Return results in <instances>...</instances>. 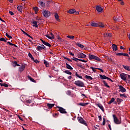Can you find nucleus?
I'll list each match as a JSON object with an SVG mask.
<instances>
[{
    "instance_id": "nucleus-42",
    "label": "nucleus",
    "mask_w": 130,
    "mask_h": 130,
    "mask_svg": "<svg viewBox=\"0 0 130 130\" xmlns=\"http://www.w3.org/2000/svg\"><path fill=\"white\" fill-rule=\"evenodd\" d=\"M75 75L76 76V77H78V78H79V79H82L83 77L79 76V74H78L77 72H76Z\"/></svg>"
},
{
    "instance_id": "nucleus-25",
    "label": "nucleus",
    "mask_w": 130,
    "mask_h": 130,
    "mask_svg": "<svg viewBox=\"0 0 130 130\" xmlns=\"http://www.w3.org/2000/svg\"><path fill=\"white\" fill-rule=\"evenodd\" d=\"M90 25L92 26V27H98V24L96 23L91 22Z\"/></svg>"
},
{
    "instance_id": "nucleus-23",
    "label": "nucleus",
    "mask_w": 130,
    "mask_h": 130,
    "mask_svg": "<svg viewBox=\"0 0 130 130\" xmlns=\"http://www.w3.org/2000/svg\"><path fill=\"white\" fill-rule=\"evenodd\" d=\"M38 4H39V5H40L41 7H45V3H44L42 1H39L38 2Z\"/></svg>"
},
{
    "instance_id": "nucleus-17",
    "label": "nucleus",
    "mask_w": 130,
    "mask_h": 130,
    "mask_svg": "<svg viewBox=\"0 0 130 130\" xmlns=\"http://www.w3.org/2000/svg\"><path fill=\"white\" fill-rule=\"evenodd\" d=\"M96 106L99 107V108H100V109H101V110H102V111L104 112V108L103 107V106H102L101 104H96Z\"/></svg>"
},
{
    "instance_id": "nucleus-7",
    "label": "nucleus",
    "mask_w": 130,
    "mask_h": 130,
    "mask_svg": "<svg viewBox=\"0 0 130 130\" xmlns=\"http://www.w3.org/2000/svg\"><path fill=\"white\" fill-rule=\"evenodd\" d=\"M120 77L122 80H123V81H126V78H127V75L124 73H122L120 74Z\"/></svg>"
},
{
    "instance_id": "nucleus-16",
    "label": "nucleus",
    "mask_w": 130,
    "mask_h": 130,
    "mask_svg": "<svg viewBox=\"0 0 130 130\" xmlns=\"http://www.w3.org/2000/svg\"><path fill=\"white\" fill-rule=\"evenodd\" d=\"M47 106L49 109H51V108H52V107H53V106H54V104L47 103Z\"/></svg>"
},
{
    "instance_id": "nucleus-39",
    "label": "nucleus",
    "mask_w": 130,
    "mask_h": 130,
    "mask_svg": "<svg viewBox=\"0 0 130 130\" xmlns=\"http://www.w3.org/2000/svg\"><path fill=\"white\" fill-rule=\"evenodd\" d=\"M67 38H70V39H75V36H68Z\"/></svg>"
},
{
    "instance_id": "nucleus-11",
    "label": "nucleus",
    "mask_w": 130,
    "mask_h": 130,
    "mask_svg": "<svg viewBox=\"0 0 130 130\" xmlns=\"http://www.w3.org/2000/svg\"><path fill=\"white\" fill-rule=\"evenodd\" d=\"M78 57L79 58H85V57H86V55L83 53H80L78 54Z\"/></svg>"
},
{
    "instance_id": "nucleus-8",
    "label": "nucleus",
    "mask_w": 130,
    "mask_h": 130,
    "mask_svg": "<svg viewBox=\"0 0 130 130\" xmlns=\"http://www.w3.org/2000/svg\"><path fill=\"white\" fill-rule=\"evenodd\" d=\"M96 10L98 13H102V11H103V8H102L101 7L98 6L96 7Z\"/></svg>"
},
{
    "instance_id": "nucleus-3",
    "label": "nucleus",
    "mask_w": 130,
    "mask_h": 130,
    "mask_svg": "<svg viewBox=\"0 0 130 130\" xmlns=\"http://www.w3.org/2000/svg\"><path fill=\"white\" fill-rule=\"evenodd\" d=\"M74 84L76 85V86H78V87H84V82L80 80L75 81Z\"/></svg>"
},
{
    "instance_id": "nucleus-62",
    "label": "nucleus",
    "mask_w": 130,
    "mask_h": 130,
    "mask_svg": "<svg viewBox=\"0 0 130 130\" xmlns=\"http://www.w3.org/2000/svg\"><path fill=\"white\" fill-rule=\"evenodd\" d=\"M99 120L101 121L102 120V117L101 116H99Z\"/></svg>"
},
{
    "instance_id": "nucleus-53",
    "label": "nucleus",
    "mask_w": 130,
    "mask_h": 130,
    "mask_svg": "<svg viewBox=\"0 0 130 130\" xmlns=\"http://www.w3.org/2000/svg\"><path fill=\"white\" fill-rule=\"evenodd\" d=\"M25 35H26V36H28V37H29L30 38H31L33 40V38H32V37H31V36H30L29 34L26 33Z\"/></svg>"
},
{
    "instance_id": "nucleus-9",
    "label": "nucleus",
    "mask_w": 130,
    "mask_h": 130,
    "mask_svg": "<svg viewBox=\"0 0 130 130\" xmlns=\"http://www.w3.org/2000/svg\"><path fill=\"white\" fill-rule=\"evenodd\" d=\"M50 35H51V37L49 36L48 35H46V37L49 38V39H54V35H53L52 32H50Z\"/></svg>"
},
{
    "instance_id": "nucleus-63",
    "label": "nucleus",
    "mask_w": 130,
    "mask_h": 130,
    "mask_svg": "<svg viewBox=\"0 0 130 130\" xmlns=\"http://www.w3.org/2000/svg\"><path fill=\"white\" fill-rule=\"evenodd\" d=\"M120 5H121L122 6H123V5H124V2H122V1H121Z\"/></svg>"
},
{
    "instance_id": "nucleus-38",
    "label": "nucleus",
    "mask_w": 130,
    "mask_h": 130,
    "mask_svg": "<svg viewBox=\"0 0 130 130\" xmlns=\"http://www.w3.org/2000/svg\"><path fill=\"white\" fill-rule=\"evenodd\" d=\"M13 63L15 64L14 66V67H20V64H18V63H17V61H15Z\"/></svg>"
},
{
    "instance_id": "nucleus-12",
    "label": "nucleus",
    "mask_w": 130,
    "mask_h": 130,
    "mask_svg": "<svg viewBox=\"0 0 130 130\" xmlns=\"http://www.w3.org/2000/svg\"><path fill=\"white\" fill-rule=\"evenodd\" d=\"M41 41H42V43L44 44V45H46V46H48L49 47H51V45H50L48 42H46L44 41H43L42 39H41Z\"/></svg>"
},
{
    "instance_id": "nucleus-60",
    "label": "nucleus",
    "mask_w": 130,
    "mask_h": 130,
    "mask_svg": "<svg viewBox=\"0 0 130 130\" xmlns=\"http://www.w3.org/2000/svg\"><path fill=\"white\" fill-rule=\"evenodd\" d=\"M7 44H9V45H12V46L14 45V44H12V43H11L10 42H8Z\"/></svg>"
},
{
    "instance_id": "nucleus-18",
    "label": "nucleus",
    "mask_w": 130,
    "mask_h": 130,
    "mask_svg": "<svg viewBox=\"0 0 130 130\" xmlns=\"http://www.w3.org/2000/svg\"><path fill=\"white\" fill-rule=\"evenodd\" d=\"M98 27H99L100 28H105V24H104L102 22H100L98 23Z\"/></svg>"
},
{
    "instance_id": "nucleus-64",
    "label": "nucleus",
    "mask_w": 130,
    "mask_h": 130,
    "mask_svg": "<svg viewBox=\"0 0 130 130\" xmlns=\"http://www.w3.org/2000/svg\"><path fill=\"white\" fill-rule=\"evenodd\" d=\"M69 53H70V55H72V56H74L75 55V54L72 53L71 52H70Z\"/></svg>"
},
{
    "instance_id": "nucleus-55",
    "label": "nucleus",
    "mask_w": 130,
    "mask_h": 130,
    "mask_svg": "<svg viewBox=\"0 0 130 130\" xmlns=\"http://www.w3.org/2000/svg\"><path fill=\"white\" fill-rule=\"evenodd\" d=\"M27 103H31L32 102V101L31 100H26Z\"/></svg>"
},
{
    "instance_id": "nucleus-44",
    "label": "nucleus",
    "mask_w": 130,
    "mask_h": 130,
    "mask_svg": "<svg viewBox=\"0 0 130 130\" xmlns=\"http://www.w3.org/2000/svg\"><path fill=\"white\" fill-rule=\"evenodd\" d=\"M118 56H121V55H123V53H118L116 54Z\"/></svg>"
},
{
    "instance_id": "nucleus-15",
    "label": "nucleus",
    "mask_w": 130,
    "mask_h": 130,
    "mask_svg": "<svg viewBox=\"0 0 130 130\" xmlns=\"http://www.w3.org/2000/svg\"><path fill=\"white\" fill-rule=\"evenodd\" d=\"M119 89H120V91H121V92H126V89H125V88H124L123 87V86L120 85L119 86Z\"/></svg>"
},
{
    "instance_id": "nucleus-6",
    "label": "nucleus",
    "mask_w": 130,
    "mask_h": 130,
    "mask_svg": "<svg viewBox=\"0 0 130 130\" xmlns=\"http://www.w3.org/2000/svg\"><path fill=\"white\" fill-rule=\"evenodd\" d=\"M68 13L69 14H76V15H79V12L76 11L75 9L70 10Z\"/></svg>"
},
{
    "instance_id": "nucleus-52",
    "label": "nucleus",
    "mask_w": 130,
    "mask_h": 130,
    "mask_svg": "<svg viewBox=\"0 0 130 130\" xmlns=\"http://www.w3.org/2000/svg\"><path fill=\"white\" fill-rule=\"evenodd\" d=\"M123 56H128V54L125 53H123Z\"/></svg>"
},
{
    "instance_id": "nucleus-19",
    "label": "nucleus",
    "mask_w": 130,
    "mask_h": 130,
    "mask_svg": "<svg viewBox=\"0 0 130 130\" xmlns=\"http://www.w3.org/2000/svg\"><path fill=\"white\" fill-rule=\"evenodd\" d=\"M121 20H122V19H120V16H118V17H117V18L114 17V21H115V22H117V21L118 22H120V21H121Z\"/></svg>"
},
{
    "instance_id": "nucleus-27",
    "label": "nucleus",
    "mask_w": 130,
    "mask_h": 130,
    "mask_svg": "<svg viewBox=\"0 0 130 130\" xmlns=\"http://www.w3.org/2000/svg\"><path fill=\"white\" fill-rule=\"evenodd\" d=\"M88 104H89V103H80L79 104V105H80V106H86L88 105Z\"/></svg>"
},
{
    "instance_id": "nucleus-57",
    "label": "nucleus",
    "mask_w": 130,
    "mask_h": 130,
    "mask_svg": "<svg viewBox=\"0 0 130 130\" xmlns=\"http://www.w3.org/2000/svg\"><path fill=\"white\" fill-rule=\"evenodd\" d=\"M106 79H107V80H108V81H111V82H113V81L112 80H111V79L109 78V77H107Z\"/></svg>"
},
{
    "instance_id": "nucleus-49",
    "label": "nucleus",
    "mask_w": 130,
    "mask_h": 130,
    "mask_svg": "<svg viewBox=\"0 0 130 130\" xmlns=\"http://www.w3.org/2000/svg\"><path fill=\"white\" fill-rule=\"evenodd\" d=\"M96 70H99V71H101V72L102 73H104V71H103V70H102V69L100 68H95Z\"/></svg>"
},
{
    "instance_id": "nucleus-22",
    "label": "nucleus",
    "mask_w": 130,
    "mask_h": 130,
    "mask_svg": "<svg viewBox=\"0 0 130 130\" xmlns=\"http://www.w3.org/2000/svg\"><path fill=\"white\" fill-rule=\"evenodd\" d=\"M17 10L20 13H22V12H23V6H18Z\"/></svg>"
},
{
    "instance_id": "nucleus-2",
    "label": "nucleus",
    "mask_w": 130,
    "mask_h": 130,
    "mask_svg": "<svg viewBox=\"0 0 130 130\" xmlns=\"http://www.w3.org/2000/svg\"><path fill=\"white\" fill-rule=\"evenodd\" d=\"M78 120L80 123H82V124H84L86 126L88 125V124L86 122V121H85L84 119L82 118V117H78Z\"/></svg>"
},
{
    "instance_id": "nucleus-5",
    "label": "nucleus",
    "mask_w": 130,
    "mask_h": 130,
    "mask_svg": "<svg viewBox=\"0 0 130 130\" xmlns=\"http://www.w3.org/2000/svg\"><path fill=\"white\" fill-rule=\"evenodd\" d=\"M57 108H58V111H59L60 113H63V114H66L67 111H66V109H63L61 107H57Z\"/></svg>"
},
{
    "instance_id": "nucleus-61",
    "label": "nucleus",
    "mask_w": 130,
    "mask_h": 130,
    "mask_svg": "<svg viewBox=\"0 0 130 130\" xmlns=\"http://www.w3.org/2000/svg\"><path fill=\"white\" fill-rule=\"evenodd\" d=\"M9 14H10V15H11V16L14 15V13L12 11H10Z\"/></svg>"
},
{
    "instance_id": "nucleus-54",
    "label": "nucleus",
    "mask_w": 130,
    "mask_h": 130,
    "mask_svg": "<svg viewBox=\"0 0 130 130\" xmlns=\"http://www.w3.org/2000/svg\"><path fill=\"white\" fill-rule=\"evenodd\" d=\"M32 60H34V61H35V62H36V63H39V61L38 60H37V59H35V60L34 59Z\"/></svg>"
},
{
    "instance_id": "nucleus-29",
    "label": "nucleus",
    "mask_w": 130,
    "mask_h": 130,
    "mask_svg": "<svg viewBox=\"0 0 130 130\" xmlns=\"http://www.w3.org/2000/svg\"><path fill=\"white\" fill-rule=\"evenodd\" d=\"M100 78L102 79V80H106L107 77H106L105 75H100Z\"/></svg>"
},
{
    "instance_id": "nucleus-32",
    "label": "nucleus",
    "mask_w": 130,
    "mask_h": 130,
    "mask_svg": "<svg viewBox=\"0 0 130 130\" xmlns=\"http://www.w3.org/2000/svg\"><path fill=\"white\" fill-rule=\"evenodd\" d=\"M124 69L126 70V71H130V67L129 66H123Z\"/></svg>"
},
{
    "instance_id": "nucleus-40",
    "label": "nucleus",
    "mask_w": 130,
    "mask_h": 130,
    "mask_svg": "<svg viewBox=\"0 0 130 130\" xmlns=\"http://www.w3.org/2000/svg\"><path fill=\"white\" fill-rule=\"evenodd\" d=\"M121 101H122V99L119 98L117 99V102H118V104H120Z\"/></svg>"
},
{
    "instance_id": "nucleus-41",
    "label": "nucleus",
    "mask_w": 130,
    "mask_h": 130,
    "mask_svg": "<svg viewBox=\"0 0 130 130\" xmlns=\"http://www.w3.org/2000/svg\"><path fill=\"white\" fill-rule=\"evenodd\" d=\"M28 56L32 59V60H34V57H33V56L30 53H28Z\"/></svg>"
},
{
    "instance_id": "nucleus-4",
    "label": "nucleus",
    "mask_w": 130,
    "mask_h": 130,
    "mask_svg": "<svg viewBox=\"0 0 130 130\" xmlns=\"http://www.w3.org/2000/svg\"><path fill=\"white\" fill-rule=\"evenodd\" d=\"M113 117L114 118V121L116 124H120L121 123V121L118 120L116 116L115 115H113Z\"/></svg>"
},
{
    "instance_id": "nucleus-45",
    "label": "nucleus",
    "mask_w": 130,
    "mask_h": 130,
    "mask_svg": "<svg viewBox=\"0 0 130 130\" xmlns=\"http://www.w3.org/2000/svg\"><path fill=\"white\" fill-rule=\"evenodd\" d=\"M28 78L31 81V82H34V83H35V80H34V79L32 78L30 76L28 77Z\"/></svg>"
},
{
    "instance_id": "nucleus-35",
    "label": "nucleus",
    "mask_w": 130,
    "mask_h": 130,
    "mask_svg": "<svg viewBox=\"0 0 130 130\" xmlns=\"http://www.w3.org/2000/svg\"><path fill=\"white\" fill-rule=\"evenodd\" d=\"M85 78L87 80H93V78H92L91 76H89L88 75H86Z\"/></svg>"
},
{
    "instance_id": "nucleus-34",
    "label": "nucleus",
    "mask_w": 130,
    "mask_h": 130,
    "mask_svg": "<svg viewBox=\"0 0 130 130\" xmlns=\"http://www.w3.org/2000/svg\"><path fill=\"white\" fill-rule=\"evenodd\" d=\"M64 73H65V74H67V75H72V72H70L69 70H65Z\"/></svg>"
},
{
    "instance_id": "nucleus-43",
    "label": "nucleus",
    "mask_w": 130,
    "mask_h": 130,
    "mask_svg": "<svg viewBox=\"0 0 130 130\" xmlns=\"http://www.w3.org/2000/svg\"><path fill=\"white\" fill-rule=\"evenodd\" d=\"M37 49L38 50H39V51H41V50H42L43 48H42V47L41 46H38L37 47Z\"/></svg>"
},
{
    "instance_id": "nucleus-33",
    "label": "nucleus",
    "mask_w": 130,
    "mask_h": 130,
    "mask_svg": "<svg viewBox=\"0 0 130 130\" xmlns=\"http://www.w3.org/2000/svg\"><path fill=\"white\" fill-rule=\"evenodd\" d=\"M76 58L77 60H79V61H83V62H87V60H84L81 59H78V58L74 57V59Z\"/></svg>"
},
{
    "instance_id": "nucleus-37",
    "label": "nucleus",
    "mask_w": 130,
    "mask_h": 130,
    "mask_svg": "<svg viewBox=\"0 0 130 130\" xmlns=\"http://www.w3.org/2000/svg\"><path fill=\"white\" fill-rule=\"evenodd\" d=\"M104 84V85L107 87V88H110V87L109 86V85H108V84H107V83H106V82H105V81H103Z\"/></svg>"
},
{
    "instance_id": "nucleus-13",
    "label": "nucleus",
    "mask_w": 130,
    "mask_h": 130,
    "mask_svg": "<svg viewBox=\"0 0 130 130\" xmlns=\"http://www.w3.org/2000/svg\"><path fill=\"white\" fill-rule=\"evenodd\" d=\"M104 37H107V38H110V37H112V34H110V33H105V34H104Z\"/></svg>"
},
{
    "instance_id": "nucleus-24",
    "label": "nucleus",
    "mask_w": 130,
    "mask_h": 130,
    "mask_svg": "<svg viewBox=\"0 0 130 130\" xmlns=\"http://www.w3.org/2000/svg\"><path fill=\"white\" fill-rule=\"evenodd\" d=\"M66 68L67 69H68V70H73V69L72 68V67L71 66H70V64H69L68 63V62H66Z\"/></svg>"
},
{
    "instance_id": "nucleus-46",
    "label": "nucleus",
    "mask_w": 130,
    "mask_h": 130,
    "mask_svg": "<svg viewBox=\"0 0 130 130\" xmlns=\"http://www.w3.org/2000/svg\"><path fill=\"white\" fill-rule=\"evenodd\" d=\"M34 10L36 13H37L38 12V7H34Z\"/></svg>"
},
{
    "instance_id": "nucleus-21",
    "label": "nucleus",
    "mask_w": 130,
    "mask_h": 130,
    "mask_svg": "<svg viewBox=\"0 0 130 130\" xmlns=\"http://www.w3.org/2000/svg\"><path fill=\"white\" fill-rule=\"evenodd\" d=\"M54 17L58 22H59V16H58V14L57 13H55Z\"/></svg>"
},
{
    "instance_id": "nucleus-47",
    "label": "nucleus",
    "mask_w": 130,
    "mask_h": 130,
    "mask_svg": "<svg viewBox=\"0 0 130 130\" xmlns=\"http://www.w3.org/2000/svg\"><path fill=\"white\" fill-rule=\"evenodd\" d=\"M0 41H4V42H7V39L5 40V38H1Z\"/></svg>"
},
{
    "instance_id": "nucleus-51",
    "label": "nucleus",
    "mask_w": 130,
    "mask_h": 130,
    "mask_svg": "<svg viewBox=\"0 0 130 130\" xmlns=\"http://www.w3.org/2000/svg\"><path fill=\"white\" fill-rule=\"evenodd\" d=\"M6 36L8 37V38H10V39H12V36L9 35L8 33H6Z\"/></svg>"
},
{
    "instance_id": "nucleus-10",
    "label": "nucleus",
    "mask_w": 130,
    "mask_h": 130,
    "mask_svg": "<svg viewBox=\"0 0 130 130\" xmlns=\"http://www.w3.org/2000/svg\"><path fill=\"white\" fill-rule=\"evenodd\" d=\"M43 15L45 18H48V17H49L50 16V13L48 12L47 11H45L44 12Z\"/></svg>"
},
{
    "instance_id": "nucleus-1",
    "label": "nucleus",
    "mask_w": 130,
    "mask_h": 130,
    "mask_svg": "<svg viewBox=\"0 0 130 130\" xmlns=\"http://www.w3.org/2000/svg\"><path fill=\"white\" fill-rule=\"evenodd\" d=\"M88 57L90 60H92V59H95V60H98V61H101V59H100L99 57L91 54H89Z\"/></svg>"
},
{
    "instance_id": "nucleus-28",
    "label": "nucleus",
    "mask_w": 130,
    "mask_h": 130,
    "mask_svg": "<svg viewBox=\"0 0 130 130\" xmlns=\"http://www.w3.org/2000/svg\"><path fill=\"white\" fill-rule=\"evenodd\" d=\"M32 24H34V27H36V28H37L38 27V24H37V21L32 22Z\"/></svg>"
},
{
    "instance_id": "nucleus-59",
    "label": "nucleus",
    "mask_w": 130,
    "mask_h": 130,
    "mask_svg": "<svg viewBox=\"0 0 130 130\" xmlns=\"http://www.w3.org/2000/svg\"><path fill=\"white\" fill-rule=\"evenodd\" d=\"M120 96H123V97H125V98H126V96L125 95V94H120Z\"/></svg>"
},
{
    "instance_id": "nucleus-50",
    "label": "nucleus",
    "mask_w": 130,
    "mask_h": 130,
    "mask_svg": "<svg viewBox=\"0 0 130 130\" xmlns=\"http://www.w3.org/2000/svg\"><path fill=\"white\" fill-rule=\"evenodd\" d=\"M106 119L105 118H103V125H105Z\"/></svg>"
},
{
    "instance_id": "nucleus-26",
    "label": "nucleus",
    "mask_w": 130,
    "mask_h": 130,
    "mask_svg": "<svg viewBox=\"0 0 130 130\" xmlns=\"http://www.w3.org/2000/svg\"><path fill=\"white\" fill-rule=\"evenodd\" d=\"M0 85L2 87H5L6 88H8V87H9V85L6 83H0Z\"/></svg>"
},
{
    "instance_id": "nucleus-48",
    "label": "nucleus",
    "mask_w": 130,
    "mask_h": 130,
    "mask_svg": "<svg viewBox=\"0 0 130 130\" xmlns=\"http://www.w3.org/2000/svg\"><path fill=\"white\" fill-rule=\"evenodd\" d=\"M53 116L54 117H57V116H58V114H57V113L53 114Z\"/></svg>"
},
{
    "instance_id": "nucleus-20",
    "label": "nucleus",
    "mask_w": 130,
    "mask_h": 130,
    "mask_svg": "<svg viewBox=\"0 0 130 130\" xmlns=\"http://www.w3.org/2000/svg\"><path fill=\"white\" fill-rule=\"evenodd\" d=\"M112 48H113L114 51H116V50H117V46H116L115 44H113Z\"/></svg>"
},
{
    "instance_id": "nucleus-31",
    "label": "nucleus",
    "mask_w": 130,
    "mask_h": 130,
    "mask_svg": "<svg viewBox=\"0 0 130 130\" xmlns=\"http://www.w3.org/2000/svg\"><path fill=\"white\" fill-rule=\"evenodd\" d=\"M114 101H115V99H114V98H112L111 99V100L109 102L108 104H111V103H112V102H114Z\"/></svg>"
},
{
    "instance_id": "nucleus-30",
    "label": "nucleus",
    "mask_w": 130,
    "mask_h": 130,
    "mask_svg": "<svg viewBox=\"0 0 130 130\" xmlns=\"http://www.w3.org/2000/svg\"><path fill=\"white\" fill-rule=\"evenodd\" d=\"M76 45H77L78 47H80V48H84V45H82L80 43H77L76 44Z\"/></svg>"
},
{
    "instance_id": "nucleus-14",
    "label": "nucleus",
    "mask_w": 130,
    "mask_h": 130,
    "mask_svg": "<svg viewBox=\"0 0 130 130\" xmlns=\"http://www.w3.org/2000/svg\"><path fill=\"white\" fill-rule=\"evenodd\" d=\"M25 65H22L19 68V72H20V73H22L24 70H25Z\"/></svg>"
},
{
    "instance_id": "nucleus-58",
    "label": "nucleus",
    "mask_w": 130,
    "mask_h": 130,
    "mask_svg": "<svg viewBox=\"0 0 130 130\" xmlns=\"http://www.w3.org/2000/svg\"><path fill=\"white\" fill-rule=\"evenodd\" d=\"M57 39L60 41H62V39H61V38L59 37V36H58Z\"/></svg>"
},
{
    "instance_id": "nucleus-56",
    "label": "nucleus",
    "mask_w": 130,
    "mask_h": 130,
    "mask_svg": "<svg viewBox=\"0 0 130 130\" xmlns=\"http://www.w3.org/2000/svg\"><path fill=\"white\" fill-rule=\"evenodd\" d=\"M90 69H91V70H92V71L94 72V73H96V70H95V69H94V68L90 67Z\"/></svg>"
},
{
    "instance_id": "nucleus-36",
    "label": "nucleus",
    "mask_w": 130,
    "mask_h": 130,
    "mask_svg": "<svg viewBox=\"0 0 130 130\" xmlns=\"http://www.w3.org/2000/svg\"><path fill=\"white\" fill-rule=\"evenodd\" d=\"M44 64H45L46 67H48V66H49V63H48V62H47V61L45 60H44Z\"/></svg>"
}]
</instances>
